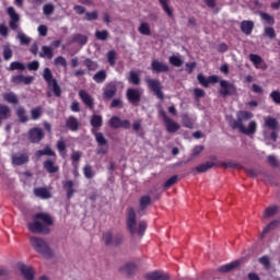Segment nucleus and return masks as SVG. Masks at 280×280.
<instances>
[{"mask_svg":"<svg viewBox=\"0 0 280 280\" xmlns=\"http://www.w3.org/2000/svg\"><path fill=\"white\" fill-rule=\"evenodd\" d=\"M54 225V219L51 215L45 212H38L33 217V222L27 224L28 231L31 233L49 235L50 229L49 226Z\"/></svg>","mask_w":280,"mask_h":280,"instance_id":"f257e3e1","label":"nucleus"},{"mask_svg":"<svg viewBox=\"0 0 280 280\" xmlns=\"http://www.w3.org/2000/svg\"><path fill=\"white\" fill-rule=\"evenodd\" d=\"M126 224L130 235H139V237H142L143 235H145V230L148 229V222L140 221L137 228V211L132 207H129L127 209Z\"/></svg>","mask_w":280,"mask_h":280,"instance_id":"f03ea898","label":"nucleus"},{"mask_svg":"<svg viewBox=\"0 0 280 280\" xmlns=\"http://www.w3.org/2000/svg\"><path fill=\"white\" fill-rule=\"evenodd\" d=\"M43 79L45 80L48 91L46 93L47 97H51V93L55 97H60L62 95V89H60V84H58V80L54 78V73H51V69L45 68L43 72Z\"/></svg>","mask_w":280,"mask_h":280,"instance_id":"7ed1b4c3","label":"nucleus"},{"mask_svg":"<svg viewBox=\"0 0 280 280\" xmlns=\"http://www.w3.org/2000/svg\"><path fill=\"white\" fill-rule=\"evenodd\" d=\"M30 243L34 250L45 259H51L54 257V252L51 250V247H49V244L45 242V238L33 236L30 238Z\"/></svg>","mask_w":280,"mask_h":280,"instance_id":"20e7f679","label":"nucleus"},{"mask_svg":"<svg viewBox=\"0 0 280 280\" xmlns=\"http://www.w3.org/2000/svg\"><path fill=\"white\" fill-rule=\"evenodd\" d=\"M230 126L232 130H240V132H242L243 135H247V137H249V135H255V132H257V122L255 120H252L249 122L248 128L244 126V122H242V119L240 118L232 119L230 121Z\"/></svg>","mask_w":280,"mask_h":280,"instance_id":"39448f33","label":"nucleus"},{"mask_svg":"<svg viewBox=\"0 0 280 280\" xmlns=\"http://www.w3.org/2000/svg\"><path fill=\"white\" fill-rule=\"evenodd\" d=\"M145 82L149 91H152L158 100H165V94L163 93V85L161 84V81H159V79L147 78Z\"/></svg>","mask_w":280,"mask_h":280,"instance_id":"423d86ee","label":"nucleus"},{"mask_svg":"<svg viewBox=\"0 0 280 280\" xmlns=\"http://www.w3.org/2000/svg\"><path fill=\"white\" fill-rule=\"evenodd\" d=\"M102 240L105 246H121L124 244V234L118 233L113 235V232L107 231L103 233Z\"/></svg>","mask_w":280,"mask_h":280,"instance_id":"0eeeda50","label":"nucleus"},{"mask_svg":"<svg viewBox=\"0 0 280 280\" xmlns=\"http://www.w3.org/2000/svg\"><path fill=\"white\" fill-rule=\"evenodd\" d=\"M219 95L222 97H231L237 93V88L228 80H219Z\"/></svg>","mask_w":280,"mask_h":280,"instance_id":"6e6552de","label":"nucleus"},{"mask_svg":"<svg viewBox=\"0 0 280 280\" xmlns=\"http://www.w3.org/2000/svg\"><path fill=\"white\" fill-rule=\"evenodd\" d=\"M264 126L265 128H268L269 130H271L270 137H271V141H277L278 139V135H277V130H279V120H277V118L272 117V116H267L264 119Z\"/></svg>","mask_w":280,"mask_h":280,"instance_id":"1a4fd4ad","label":"nucleus"},{"mask_svg":"<svg viewBox=\"0 0 280 280\" xmlns=\"http://www.w3.org/2000/svg\"><path fill=\"white\" fill-rule=\"evenodd\" d=\"M27 139L30 143H40L45 139V131H43V128L34 127L28 130Z\"/></svg>","mask_w":280,"mask_h":280,"instance_id":"9d476101","label":"nucleus"},{"mask_svg":"<svg viewBox=\"0 0 280 280\" xmlns=\"http://www.w3.org/2000/svg\"><path fill=\"white\" fill-rule=\"evenodd\" d=\"M126 97L129 104L139 106V103L141 102V91H139V89L129 88L126 92Z\"/></svg>","mask_w":280,"mask_h":280,"instance_id":"9b49d317","label":"nucleus"},{"mask_svg":"<svg viewBox=\"0 0 280 280\" xmlns=\"http://www.w3.org/2000/svg\"><path fill=\"white\" fill-rule=\"evenodd\" d=\"M79 97L81 102L89 108L90 110H94L95 108V98L89 94L85 90L79 91Z\"/></svg>","mask_w":280,"mask_h":280,"instance_id":"f8f14e48","label":"nucleus"},{"mask_svg":"<svg viewBox=\"0 0 280 280\" xmlns=\"http://www.w3.org/2000/svg\"><path fill=\"white\" fill-rule=\"evenodd\" d=\"M197 80L201 86L209 89V84H218L220 82V77L212 74L207 78L205 74H198Z\"/></svg>","mask_w":280,"mask_h":280,"instance_id":"ddd939ff","label":"nucleus"},{"mask_svg":"<svg viewBox=\"0 0 280 280\" xmlns=\"http://www.w3.org/2000/svg\"><path fill=\"white\" fill-rule=\"evenodd\" d=\"M115 95H117V83L110 81L103 88V98L113 100Z\"/></svg>","mask_w":280,"mask_h":280,"instance_id":"4468645a","label":"nucleus"},{"mask_svg":"<svg viewBox=\"0 0 280 280\" xmlns=\"http://www.w3.org/2000/svg\"><path fill=\"white\" fill-rule=\"evenodd\" d=\"M150 205H152V197H150V195H144L140 197L137 213L139 215H145V211L148 210V207H150Z\"/></svg>","mask_w":280,"mask_h":280,"instance_id":"2eb2a0df","label":"nucleus"},{"mask_svg":"<svg viewBox=\"0 0 280 280\" xmlns=\"http://www.w3.org/2000/svg\"><path fill=\"white\" fill-rule=\"evenodd\" d=\"M43 167L48 174H58L60 172V166L56 164V158L44 161Z\"/></svg>","mask_w":280,"mask_h":280,"instance_id":"dca6fc26","label":"nucleus"},{"mask_svg":"<svg viewBox=\"0 0 280 280\" xmlns=\"http://www.w3.org/2000/svg\"><path fill=\"white\" fill-rule=\"evenodd\" d=\"M7 14L10 16V22H9V25L12 30L16 31L19 30V21H20V16L19 14L16 13V11L14 10V7H9L7 9Z\"/></svg>","mask_w":280,"mask_h":280,"instance_id":"f3484780","label":"nucleus"},{"mask_svg":"<svg viewBox=\"0 0 280 280\" xmlns=\"http://www.w3.org/2000/svg\"><path fill=\"white\" fill-rule=\"evenodd\" d=\"M151 69H152L153 73H167V72H170V66H167L166 63L161 62L156 59H154L151 62Z\"/></svg>","mask_w":280,"mask_h":280,"instance_id":"a211bd4d","label":"nucleus"},{"mask_svg":"<svg viewBox=\"0 0 280 280\" xmlns=\"http://www.w3.org/2000/svg\"><path fill=\"white\" fill-rule=\"evenodd\" d=\"M11 161L13 165H25L26 163H30V154L15 153L11 156Z\"/></svg>","mask_w":280,"mask_h":280,"instance_id":"6ab92c4d","label":"nucleus"},{"mask_svg":"<svg viewBox=\"0 0 280 280\" xmlns=\"http://www.w3.org/2000/svg\"><path fill=\"white\" fill-rule=\"evenodd\" d=\"M33 194L36 198H40V200H49L51 198V191L47 187H36L33 189Z\"/></svg>","mask_w":280,"mask_h":280,"instance_id":"aec40b11","label":"nucleus"},{"mask_svg":"<svg viewBox=\"0 0 280 280\" xmlns=\"http://www.w3.org/2000/svg\"><path fill=\"white\" fill-rule=\"evenodd\" d=\"M249 60L250 62H253L256 69H261L262 71H266V69H268V65L264 62V59L259 55L250 54Z\"/></svg>","mask_w":280,"mask_h":280,"instance_id":"412c9836","label":"nucleus"},{"mask_svg":"<svg viewBox=\"0 0 280 280\" xmlns=\"http://www.w3.org/2000/svg\"><path fill=\"white\" fill-rule=\"evenodd\" d=\"M255 30V22L250 20H244L241 22V32L246 36H250Z\"/></svg>","mask_w":280,"mask_h":280,"instance_id":"4be33fe9","label":"nucleus"},{"mask_svg":"<svg viewBox=\"0 0 280 280\" xmlns=\"http://www.w3.org/2000/svg\"><path fill=\"white\" fill-rule=\"evenodd\" d=\"M66 127L68 130H71V132H78V130H80V120H78L75 116H69L66 120Z\"/></svg>","mask_w":280,"mask_h":280,"instance_id":"5701e85b","label":"nucleus"},{"mask_svg":"<svg viewBox=\"0 0 280 280\" xmlns=\"http://www.w3.org/2000/svg\"><path fill=\"white\" fill-rule=\"evenodd\" d=\"M62 185L63 189L66 190V196L68 200H71V198H73V194H75V184L73 183V180L68 179L66 182H62Z\"/></svg>","mask_w":280,"mask_h":280,"instance_id":"b1692460","label":"nucleus"},{"mask_svg":"<svg viewBox=\"0 0 280 280\" xmlns=\"http://www.w3.org/2000/svg\"><path fill=\"white\" fill-rule=\"evenodd\" d=\"M147 280H170V276L163 271H153L144 276Z\"/></svg>","mask_w":280,"mask_h":280,"instance_id":"393cba45","label":"nucleus"},{"mask_svg":"<svg viewBox=\"0 0 280 280\" xmlns=\"http://www.w3.org/2000/svg\"><path fill=\"white\" fill-rule=\"evenodd\" d=\"M11 82L13 84H30L31 82H34V77H25L23 74H18L11 78Z\"/></svg>","mask_w":280,"mask_h":280,"instance_id":"a878e982","label":"nucleus"},{"mask_svg":"<svg viewBox=\"0 0 280 280\" xmlns=\"http://www.w3.org/2000/svg\"><path fill=\"white\" fill-rule=\"evenodd\" d=\"M164 126L171 135H174V132H178V130H180V125L174 121L172 118L164 120Z\"/></svg>","mask_w":280,"mask_h":280,"instance_id":"bb28decb","label":"nucleus"},{"mask_svg":"<svg viewBox=\"0 0 280 280\" xmlns=\"http://www.w3.org/2000/svg\"><path fill=\"white\" fill-rule=\"evenodd\" d=\"M20 271L22 272L24 279L34 280V269L27 265H20Z\"/></svg>","mask_w":280,"mask_h":280,"instance_id":"cd10ccee","label":"nucleus"},{"mask_svg":"<svg viewBox=\"0 0 280 280\" xmlns=\"http://www.w3.org/2000/svg\"><path fill=\"white\" fill-rule=\"evenodd\" d=\"M35 154L38 159H40V156H52L54 159H56L57 156L56 151L51 150V147H49V144H47L42 150H37Z\"/></svg>","mask_w":280,"mask_h":280,"instance_id":"c85d7f7f","label":"nucleus"},{"mask_svg":"<svg viewBox=\"0 0 280 280\" xmlns=\"http://www.w3.org/2000/svg\"><path fill=\"white\" fill-rule=\"evenodd\" d=\"M12 117V110L8 107V105L0 104V126L3 120L10 119Z\"/></svg>","mask_w":280,"mask_h":280,"instance_id":"c756f323","label":"nucleus"},{"mask_svg":"<svg viewBox=\"0 0 280 280\" xmlns=\"http://www.w3.org/2000/svg\"><path fill=\"white\" fill-rule=\"evenodd\" d=\"M217 165L223 170H242V164L229 161V162H218Z\"/></svg>","mask_w":280,"mask_h":280,"instance_id":"7c9ffc66","label":"nucleus"},{"mask_svg":"<svg viewBox=\"0 0 280 280\" xmlns=\"http://www.w3.org/2000/svg\"><path fill=\"white\" fill-rule=\"evenodd\" d=\"M240 260H234L230 264L222 265L218 268L219 272H231V270H235V268H240Z\"/></svg>","mask_w":280,"mask_h":280,"instance_id":"2f4dec72","label":"nucleus"},{"mask_svg":"<svg viewBox=\"0 0 280 280\" xmlns=\"http://www.w3.org/2000/svg\"><path fill=\"white\" fill-rule=\"evenodd\" d=\"M90 124L92 126V130H95V128H102L104 125V118H102V115L94 114L91 117Z\"/></svg>","mask_w":280,"mask_h":280,"instance_id":"473e14b6","label":"nucleus"},{"mask_svg":"<svg viewBox=\"0 0 280 280\" xmlns=\"http://www.w3.org/2000/svg\"><path fill=\"white\" fill-rule=\"evenodd\" d=\"M56 148H57L61 159H66L67 158V142H65V140L62 138L57 141Z\"/></svg>","mask_w":280,"mask_h":280,"instance_id":"72a5a7b5","label":"nucleus"},{"mask_svg":"<svg viewBox=\"0 0 280 280\" xmlns=\"http://www.w3.org/2000/svg\"><path fill=\"white\" fill-rule=\"evenodd\" d=\"M91 132L95 137V141L98 145H108V140H106L104 133L97 132L96 129H92Z\"/></svg>","mask_w":280,"mask_h":280,"instance_id":"f704fd0d","label":"nucleus"},{"mask_svg":"<svg viewBox=\"0 0 280 280\" xmlns=\"http://www.w3.org/2000/svg\"><path fill=\"white\" fill-rule=\"evenodd\" d=\"M215 165H218L214 162H206L203 164H200L198 166H196V172H198L199 174H205V172H209V170L215 167Z\"/></svg>","mask_w":280,"mask_h":280,"instance_id":"c9c22d12","label":"nucleus"},{"mask_svg":"<svg viewBox=\"0 0 280 280\" xmlns=\"http://www.w3.org/2000/svg\"><path fill=\"white\" fill-rule=\"evenodd\" d=\"M106 78H108L106 70H100L93 75V80L96 84H103V82H106Z\"/></svg>","mask_w":280,"mask_h":280,"instance_id":"e433bc0d","label":"nucleus"},{"mask_svg":"<svg viewBox=\"0 0 280 280\" xmlns=\"http://www.w3.org/2000/svg\"><path fill=\"white\" fill-rule=\"evenodd\" d=\"M83 65L88 69V71H97V69L100 68L97 61H94L91 58H85Z\"/></svg>","mask_w":280,"mask_h":280,"instance_id":"4c0bfd02","label":"nucleus"},{"mask_svg":"<svg viewBox=\"0 0 280 280\" xmlns=\"http://www.w3.org/2000/svg\"><path fill=\"white\" fill-rule=\"evenodd\" d=\"M119 270H120V272H125V275H128V277H130V276L135 275V272L137 271V265H135L132 262H128Z\"/></svg>","mask_w":280,"mask_h":280,"instance_id":"58836bf2","label":"nucleus"},{"mask_svg":"<svg viewBox=\"0 0 280 280\" xmlns=\"http://www.w3.org/2000/svg\"><path fill=\"white\" fill-rule=\"evenodd\" d=\"M139 34L142 36H152V31L150 30V24L148 22H142L138 27Z\"/></svg>","mask_w":280,"mask_h":280,"instance_id":"ea45409f","label":"nucleus"},{"mask_svg":"<svg viewBox=\"0 0 280 280\" xmlns=\"http://www.w3.org/2000/svg\"><path fill=\"white\" fill-rule=\"evenodd\" d=\"M39 58H47L48 60H51V58H54V49L49 46H43L42 52H39Z\"/></svg>","mask_w":280,"mask_h":280,"instance_id":"a19ab883","label":"nucleus"},{"mask_svg":"<svg viewBox=\"0 0 280 280\" xmlns=\"http://www.w3.org/2000/svg\"><path fill=\"white\" fill-rule=\"evenodd\" d=\"M128 81L130 82V84H133L135 86H139V84H141V78L139 77V73H137V71L135 70H131L129 72Z\"/></svg>","mask_w":280,"mask_h":280,"instance_id":"79ce46f5","label":"nucleus"},{"mask_svg":"<svg viewBox=\"0 0 280 280\" xmlns=\"http://www.w3.org/2000/svg\"><path fill=\"white\" fill-rule=\"evenodd\" d=\"M83 176L88 178V180H91V178H95V170H93V166H91L90 164L83 166Z\"/></svg>","mask_w":280,"mask_h":280,"instance_id":"37998d69","label":"nucleus"},{"mask_svg":"<svg viewBox=\"0 0 280 280\" xmlns=\"http://www.w3.org/2000/svg\"><path fill=\"white\" fill-rule=\"evenodd\" d=\"M16 116H18V119L21 124H27V121H30V118L25 114V108L24 107H19L16 109Z\"/></svg>","mask_w":280,"mask_h":280,"instance_id":"c03bdc74","label":"nucleus"},{"mask_svg":"<svg viewBox=\"0 0 280 280\" xmlns=\"http://www.w3.org/2000/svg\"><path fill=\"white\" fill-rule=\"evenodd\" d=\"M4 102H8V104H19V97L14 92H9L3 94Z\"/></svg>","mask_w":280,"mask_h":280,"instance_id":"a18cd8bd","label":"nucleus"},{"mask_svg":"<svg viewBox=\"0 0 280 280\" xmlns=\"http://www.w3.org/2000/svg\"><path fill=\"white\" fill-rule=\"evenodd\" d=\"M40 117H43V107L37 106L31 109V119L33 121L40 119Z\"/></svg>","mask_w":280,"mask_h":280,"instance_id":"49530a36","label":"nucleus"},{"mask_svg":"<svg viewBox=\"0 0 280 280\" xmlns=\"http://www.w3.org/2000/svg\"><path fill=\"white\" fill-rule=\"evenodd\" d=\"M9 71H25V65L21 61H13L10 63V66L7 68Z\"/></svg>","mask_w":280,"mask_h":280,"instance_id":"de8ad7c7","label":"nucleus"},{"mask_svg":"<svg viewBox=\"0 0 280 280\" xmlns=\"http://www.w3.org/2000/svg\"><path fill=\"white\" fill-rule=\"evenodd\" d=\"M108 126H109V128H113L114 130L121 128V118H119V116H113L108 120Z\"/></svg>","mask_w":280,"mask_h":280,"instance_id":"09e8293b","label":"nucleus"},{"mask_svg":"<svg viewBox=\"0 0 280 280\" xmlns=\"http://www.w3.org/2000/svg\"><path fill=\"white\" fill-rule=\"evenodd\" d=\"M161 5L162 10L167 14V16L172 18L174 16V12L172 11V8H170V0H158Z\"/></svg>","mask_w":280,"mask_h":280,"instance_id":"8fccbe9b","label":"nucleus"},{"mask_svg":"<svg viewBox=\"0 0 280 280\" xmlns=\"http://www.w3.org/2000/svg\"><path fill=\"white\" fill-rule=\"evenodd\" d=\"M259 16L267 25H275V18L266 12H260Z\"/></svg>","mask_w":280,"mask_h":280,"instance_id":"3c124183","label":"nucleus"},{"mask_svg":"<svg viewBox=\"0 0 280 280\" xmlns=\"http://www.w3.org/2000/svg\"><path fill=\"white\" fill-rule=\"evenodd\" d=\"M237 119H241L242 124L248 119H253V113L246 112V110H241L236 115Z\"/></svg>","mask_w":280,"mask_h":280,"instance_id":"603ef678","label":"nucleus"},{"mask_svg":"<svg viewBox=\"0 0 280 280\" xmlns=\"http://www.w3.org/2000/svg\"><path fill=\"white\" fill-rule=\"evenodd\" d=\"M72 40L74 43H78L79 45H86L89 43V37H86L85 35H82V34H75L72 37Z\"/></svg>","mask_w":280,"mask_h":280,"instance_id":"864d4df0","label":"nucleus"},{"mask_svg":"<svg viewBox=\"0 0 280 280\" xmlns=\"http://www.w3.org/2000/svg\"><path fill=\"white\" fill-rule=\"evenodd\" d=\"M110 36V33L108 31L103 30V31H96L95 32V38L96 40H108V37Z\"/></svg>","mask_w":280,"mask_h":280,"instance_id":"5fc2aeb1","label":"nucleus"},{"mask_svg":"<svg viewBox=\"0 0 280 280\" xmlns=\"http://www.w3.org/2000/svg\"><path fill=\"white\" fill-rule=\"evenodd\" d=\"M117 60V52L115 50H109L107 52V62L110 67H115Z\"/></svg>","mask_w":280,"mask_h":280,"instance_id":"6e6d98bb","label":"nucleus"},{"mask_svg":"<svg viewBox=\"0 0 280 280\" xmlns=\"http://www.w3.org/2000/svg\"><path fill=\"white\" fill-rule=\"evenodd\" d=\"M182 124L184 128H194V121H191V118L187 114L182 115Z\"/></svg>","mask_w":280,"mask_h":280,"instance_id":"4d7b16f0","label":"nucleus"},{"mask_svg":"<svg viewBox=\"0 0 280 280\" xmlns=\"http://www.w3.org/2000/svg\"><path fill=\"white\" fill-rule=\"evenodd\" d=\"M277 211H279V208L277 206L266 208L264 212V218H272V215H277Z\"/></svg>","mask_w":280,"mask_h":280,"instance_id":"13d9d810","label":"nucleus"},{"mask_svg":"<svg viewBox=\"0 0 280 280\" xmlns=\"http://www.w3.org/2000/svg\"><path fill=\"white\" fill-rule=\"evenodd\" d=\"M178 183V175H173L170 177L164 184L163 187L165 189H170V187H173V185H176Z\"/></svg>","mask_w":280,"mask_h":280,"instance_id":"bf43d9fd","label":"nucleus"},{"mask_svg":"<svg viewBox=\"0 0 280 280\" xmlns=\"http://www.w3.org/2000/svg\"><path fill=\"white\" fill-rule=\"evenodd\" d=\"M168 62L170 65H172L173 67H183V59H180L179 57H177L176 55H173L168 58Z\"/></svg>","mask_w":280,"mask_h":280,"instance_id":"052dcab7","label":"nucleus"},{"mask_svg":"<svg viewBox=\"0 0 280 280\" xmlns=\"http://www.w3.org/2000/svg\"><path fill=\"white\" fill-rule=\"evenodd\" d=\"M54 66L55 67H63V69H67V59L62 56H58L54 60Z\"/></svg>","mask_w":280,"mask_h":280,"instance_id":"680f3d73","label":"nucleus"},{"mask_svg":"<svg viewBox=\"0 0 280 280\" xmlns=\"http://www.w3.org/2000/svg\"><path fill=\"white\" fill-rule=\"evenodd\" d=\"M269 97L272 100L273 104H277L280 106V91L279 90H273L270 94Z\"/></svg>","mask_w":280,"mask_h":280,"instance_id":"e2e57ef3","label":"nucleus"},{"mask_svg":"<svg viewBox=\"0 0 280 280\" xmlns=\"http://www.w3.org/2000/svg\"><path fill=\"white\" fill-rule=\"evenodd\" d=\"M56 10V7H54L52 3H46L43 7V12L45 14V16H51V13Z\"/></svg>","mask_w":280,"mask_h":280,"instance_id":"0e129e2a","label":"nucleus"},{"mask_svg":"<svg viewBox=\"0 0 280 280\" xmlns=\"http://www.w3.org/2000/svg\"><path fill=\"white\" fill-rule=\"evenodd\" d=\"M81 159H82V151H72V154H71L72 165H75V163H80Z\"/></svg>","mask_w":280,"mask_h":280,"instance_id":"69168bd1","label":"nucleus"},{"mask_svg":"<svg viewBox=\"0 0 280 280\" xmlns=\"http://www.w3.org/2000/svg\"><path fill=\"white\" fill-rule=\"evenodd\" d=\"M3 59L10 60L13 56L12 48L8 45L3 46Z\"/></svg>","mask_w":280,"mask_h":280,"instance_id":"338daca9","label":"nucleus"},{"mask_svg":"<svg viewBox=\"0 0 280 280\" xmlns=\"http://www.w3.org/2000/svg\"><path fill=\"white\" fill-rule=\"evenodd\" d=\"M18 38L21 45H28L30 43H32V38L27 37V35H25L24 33H19Z\"/></svg>","mask_w":280,"mask_h":280,"instance_id":"774afa93","label":"nucleus"}]
</instances>
